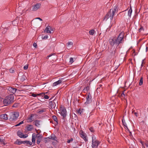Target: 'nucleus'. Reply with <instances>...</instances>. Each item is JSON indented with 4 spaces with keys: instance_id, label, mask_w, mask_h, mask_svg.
I'll list each match as a JSON object with an SVG mask.
<instances>
[{
    "instance_id": "nucleus-1",
    "label": "nucleus",
    "mask_w": 148,
    "mask_h": 148,
    "mask_svg": "<svg viewBox=\"0 0 148 148\" xmlns=\"http://www.w3.org/2000/svg\"><path fill=\"white\" fill-rule=\"evenodd\" d=\"M124 33L121 32L117 37H112L110 38L109 42L111 45L113 46L114 45L118 46L121 44H123L124 42Z\"/></svg>"
},
{
    "instance_id": "nucleus-2",
    "label": "nucleus",
    "mask_w": 148,
    "mask_h": 148,
    "mask_svg": "<svg viewBox=\"0 0 148 148\" xmlns=\"http://www.w3.org/2000/svg\"><path fill=\"white\" fill-rule=\"evenodd\" d=\"M118 10L117 6L116 5H115L113 9H111L107 13L104 18V20L106 21L110 18V20H112L113 18L114 14L116 12L118 11Z\"/></svg>"
},
{
    "instance_id": "nucleus-3",
    "label": "nucleus",
    "mask_w": 148,
    "mask_h": 148,
    "mask_svg": "<svg viewBox=\"0 0 148 148\" xmlns=\"http://www.w3.org/2000/svg\"><path fill=\"white\" fill-rule=\"evenodd\" d=\"M14 101V96L13 94H10L6 97L3 101L5 106H7Z\"/></svg>"
},
{
    "instance_id": "nucleus-4",
    "label": "nucleus",
    "mask_w": 148,
    "mask_h": 148,
    "mask_svg": "<svg viewBox=\"0 0 148 148\" xmlns=\"http://www.w3.org/2000/svg\"><path fill=\"white\" fill-rule=\"evenodd\" d=\"M19 115V114L18 112H14L10 114L9 120L11 121H14L17 119Z\"/></svg>"
},
{
    "instance_id": "nucleus-5",
    "label": "nucleus",
    "mask_w": 148,
    "mask_h": 148,
    "mask_svg": "<svg viewBox=\"0 0 148 148\" xmlns=\"http://www.w3.org/2000/svg\"><path fill=\"white\" fill-rule=\"evenodd\" d=\"M92 147L93 148H97L100 142L96 139L95 136H92Z\"/></svg>"
},
{
    "instance_id": "nucleus-6",
    "label": "nucleus",
    "mask_w": 148,
    "mask_h": 148,
    "mask_svg": "<svg viewBox=\"0 0 148 148\" xmlns=\"http://www.w3.org/2000/svg\"><path fill=\"white\" fill-rule=\"evenodd\" d=\"M86 101L85 103V104H88L92 102V96L90 93L87 95L86 97Z\"/></svg>"
},
{
    "instance_id": "nucleus-7",
    "label": "nucleus",
    "mask_w": 148,
    "mask_h": 148,
    "mask_svg": "<svg viewBox=\"0 0 148 148\" xmlns=\"http://www.w3.org/2000/svg\"><path fill=\"white\" fill-rule=\"evenodd\" d=\"M41 4L40 3H37L32 6V10L36 11L39 9L41 7Z\"/></svg>"
},
{
    "instance_id": "nucleus-8",
    "label": "nucleus",
    "mask_w": 148,
    "mask_h": 148,
    "mask_svg": "<svg viewBox=\"0 0 148 148\" xmlns=\"http://www.w3.org/2000/svg\"><path fill=\"white\" fill-rule=\"evenodd\" d=\"M61 113L63 118L64 119L66 117L67 114V112L65 108H63L61 110Z\"/></svg>"
},
{
    "instance_id": "nucleus-9",
    "label": "nucleus",
    "mask_w": 148,
    "mask_h": 148,
    "mask_svg": "<svg viewBox=\"0 0 148 148\" xmlns=\"http://www.w3.org/2000/svg\"><path fill=\"white\" fill-rule=\"evenodd\" d=\"M35 116H36V114H32L27 119V122L28 123L32 122L34 119L33 117Z\"/></svg>"
},
{
    "instance_id": "nucleus-10",
    "label": "nucleus",
    "mask_w": 148,
    "mask_h": 148,
    "mask_svg": "<svg viewBox=\"0 0 148 148\" xmlns=\"http://www.w3.org/2000/svg\"><path fill=\"white\" fill-rule=\"evenodd\" d=\"M117 50L116 49H114L110 53V55L112 57L114 58L117 56L118 53L117 52Z\"/></svg>"
},
{
    "instance_id": "nucleus-11",
    "label": "nucleus",
    "mask_w": 148,
    "mask_h": 148,
    "mask_svg": "<svg viewBox=\"0 0 148 148\" xmlns=\"http://www.w3.org/2000/svg\"><path fill=\"white\" fill-rule=\"evenodd\" d=\"M8 90L12 94H13L14 93H15L16 91L17 90V89L15 88H13L11 87H8Z\"/></svg>"
},
{
    "instance_id": "nucleus-12",
    "label": "nucleus",
    "mask_w": 148,
    "mask_h": 148,
    "mask_svg": "<svg viewBox=\"0 0 148 148\" xmlns=\"http://www.w3.org/2000/svg\"><path fill=\"white\" fill-rule=\"evenodd\" d=\"M63 78H61L58 81H56L53 84L52 86H55L58 85V84H60L63 81Z\"/></svg>"
},
{
    "instance_id": "nucleus-13",
    "label": "nucleus",
    "mask_w": 148,
    "mask_h": 148,
    "mask_svg": "<svg viewBox=\"0 0 148 148\" xmlns=\"http://www.w3.org/2000/svg\"><path fill=\"white\" fill-rule=\"evenodd\" d=\"M45 138L46 139L47 138H49L50 139L57 141V137L53 134H52L51 136H49V137H48V138Z\"/></svg>"
},
{
    "instance_id": "nucleus-14",
    "label": "nucleus",
    "mask_w": 148,
    "mask_h": 148,
    "mask_svg": "<svg viewBox=\"0 0 148 148\" xmlns=\"http://www.w3.org/2000/svg\"><path fill=\"white\" fill-rule=\"evenodd\" d=\"M82 138L85 142L87 141L88 140L86 138V134L83 132H82L80 134Z\"/></svg>"
},
{
    "instance_id": "nucleus-15",
    "label": "nucleus",
    "mask_w": 148,
    "mask_h": 148,
    "mask_svg": "<svg viewBox=\"0 0 148 148\" xmlns=\"http://www.w3.org/2000/svg\"><path fill=\"white\" fill-rule=\"evenodd\" d=\"M51 30L53 31L52 28L51 27L49 26H47L46 28L45 31H46V32L47 33H51Z\"/></svg>"
},
{
    "instance_id": "nucleus-16",
    "label": "nucleus",
    "mask_w": 148,
    "mask_h": 148,
    "mask_svg": "<svg viewBox=\"0 0 148 148\" xmlns=\"http://www.w3.org/2000/svg\"><path fill=\"white\" fill-rule=\"evenodd\" d=\"M40 122L41 121L36 120H35L33 123L36 126L38 127L40 125Z\"/></svg>"
},
{
    "instance_id": "nucleus-17",
    "label": "nucleus",
    "mask_w": 148,
    "mask_h": 148,
    "mask_svg": "<svg viewBox=\"0 0 148 148\" xmlns=\"http://www.w3.org/2000/svg\"><path fill=\"white\" fill-rule=\"evenodd\" d=\"M49 104L50 107H51V108H55L56 106V104L54 102L52 101H50L49 102Z\"/></svg>"
},
{
    "instance_id": "nucleus-18",
    "label": "nucleus",
    "mask_w": 148,
    "mask_h": 148,
    "mask_svg": "<svg viewBox=\"0 0 148 148\" xmlns=\"http://www.w3.org/2000/svg\"><path fill=\"white\" fill-rule=\"evenodd\" d=\"M23 141H21L19 139H17L15 142L14 144L20 145L22 144H23Z\"/></svg>"
},
{
    "instance_id": "nucleus-19",
    "label": "nucleus",
    "mask_w": 148,
    "mask_h": 148,
    "mask_svg": "<svg viewBox=\"0 0 148 148\" xmlns=\"http://www.w3.org/2000/svg\"><path fill=\"white\" fill-rule=\"evenodd\" d=\"M0 117L1 118L7 120L8 119V115L6 114H2L1 115Z\"/></svg>"
},
{
    "instance_id": "nucleus-20",
    "label": "nucleus",
    "mask_w": 148,
    "mask_h": 148,
    "mask_svg": "<svg viewBox=\"0 0 148 148\" xmlns=\"http://www.w3.org/2000/svg\"><path fill=\"white\" fill-rule=\"evenodd\" d=\"M27 130L29 131H30L33 128V125H29L27 127Z\"/></svg>"
},
{
    "instance_id": "nucleus-21",
    "label": "nucleus",
    "mask_w": 148,
    "mask_h": 148,
    "mask_svg": "<svg viewBox=\"0 0 148 148\" xmlns=\"http://www.w3.org/2000/svg\"><path fill=\"white\" fill-rule=\"evenodd\" d=\"M52 118L53 119V120L56 122V123H55V125H57L58 124V119L56 116L55 115H53L52 116Z\"/></svg>"
},
{
    "instance_id": "nucleus-22",
    "label": "nucleus",
    "mask_w": 148,
    "mask_h": 148,
    "mask_svg": "<svg viewBox=\"0 0 148 148\" xmlns=\"http://www.w3.org/2000/svg\"><path fill=\"white\" fill-rule=\"evenodd\" d=\"M17 134L20 138H22V136H23V134L21 131L20 130H18L17 132Z\"/></svg>"
},
{
    "instance_id": "nucleus-23",
    "label": "nucleus",
    "mask_w": 148,
    "mask_h": 148,
    "mask_svg": "<svg viewBox=\"0 0 148 148\" xmlns=\"http://www.w3.org/2000/svg\"><path fill=\"white\" fill-rule=\"evenodd\" d=\"M132 12V8L131 7H130V8L129 9L128 12V15L130 17H131V14Z\"/></svg>"
},
{
    "instance_id": "nucleus-24",
    "label": "nucleus",
    "mask_w": 148,
    "mask_h": 148,
    "mask_svg": "<svg viewBox=\"0 0 148 148\" xmlns=\"http://www.w3.org/2000/svg\"><path fill=\"white\" fill-rule=\"evenodd\" d=\"M26 78V76L24 75H23L21 76V77L20 79L21 81L23 82L25 80Z\"/></svg>"
},
{
    "instance_id": "nucleus-25",
    "label": "nucleus",
    "mask_w": 148,
    "mask_h": 148,
    "mask_svg": "<svg viewBox=\"0 0 148 148\" xmlns=\"http://www.w3.org/2000/svg\"><path fill=\"white\" fill-rule=\"evenodd\" d=\"M83 110H84L83 109H82L81 110L79 109L78 110L77 112L79 115H82V114H83Z\"/></svg>"
},
{
    "instance_id": "nucleus-26",
    "label": "nucleus",
    "mask_w": 148,
    "mask_h": 148,
    "mask_svg": "<svg viewBox=\"0 0 148 148\" xmlns=\"http://www.w3.org/2000/svg\"><path fill=\"white\" fill-rule=\"evenodd\" d=\"M95 33V31L94 29H91L89 32V34L90 35H92Z\"/></svg>"
},
{
    "instance_id": "nucleus-27",
    "label": "nucleus",
    "mask_w": 148,
    "mask_h": 148,
    "mask_svg": "<svg viewBox=\"0 0 148 148\" xmlns=\"http://www.w3.org/2000/svg\"><path fill=\"white\" fill-rule=\"evenodd\" d=\"M19 103H15L12 106V107L16 108L19 106Z\"/></svg>"
},
{
    "instance_id": "nucleus-28",
    "label": "nucleus",
    "mask_w": 148,
    "mask_h": 148,
    "mask_svg": "<svg viewBox=\"0 0 148 148\" xmlns=\"http://www.w3.org/2000/svg\"><path fill=\"white\" fill-rule=\"evenodd\" d=\"M5 140L3 138H1V137H0V142H1L3 143L4 145H5Z\"/></svg>"
},
{
    "instance_id": "nucleus-29",
    "label": "nucleus",
    "mask_w": 148,
    "mask_h": 148,
    "mask_svg": "<svg viewBox=\"0 0 148 148\" xmlns=\"http://www.w3.org/2000/svg\"><path fill=\"white\" fill-rule=\"evenodd\" d=\"M143 84V77H142L140 79V82L139 83V85H141Z\"/></svg>"
},
{
    "instance_id": "nucleus-30",
    "label": "nucleus",
    "mask_w": 148,
    "mask_h": 148,
    "mask_svg": "<svg viewBox=\"0 0 148 148\" xmlns=\"http://www.w3.org/2000/svg\"><path fill=\"white\" fill-rule=\"evenodd\" d=\"M9 71L10 72V73H13L14 72V71H15L14 69L13 68H10V69Z\"/></svg>"
},
{
    "instance_id": "nucleus-31",
    "label": "nucleus",
    "mask_w": 148,
    "mask_h": 148,
    "mask_svg": "<svg viewBox=\"0 0 148 148\" xmlns=\"http://www.w3.org/2000/svg\"><path fill=\"white\" fill-rule=\"evenodd\" d=\"M122 123H123V124L124 125V126H125L126 127V128L127 129V128H128V127L127 125V124L125 122V120H124L123 119L122 120Z\"/></svg>"
},
{
    "instance_id": "nucleus-32",
    "label": "nucleus",
    "mask_w": 148,
    "mask_h": 148,
    "mask_svg": "<svg viewBox=\"0 0 148 148\" xmlns=\"http://www.w3.org/2000/svg\"><path fill=\"white\" fill-rule=\"evenodd\" d=\"M73 42H68L67 43V46H69V45H71V46H72L73 45Z\"/></svg>"
},
{
    "instance_id": "nucleus-33",
    "label": "nucleus",
    "mask_w": 148,
    "mask_h": 148,
    "mask_svg": "<svg viewBox=\"0 0 148 148\" xmlns=\"http://www.w3.org/2000/svg\"><path fill=\"white\" fill-rule=\"evenodd\" d=\"M89 130L91 132H95L94 128L92 127H90L89 128Z\"/></svg>"
},
{
    "instance_id": "nucleus-34",
    "label": "nucleus",
    "mask_w": 148,
    "mask_h": 148,
    "mask_svg": "<svg viewBox=\"0 0 148 148\" xmlns=\"http://www.w3.org/2000/svg\"><path fill=\"white\" fill-rule=\"evenodd\" d=\"M42 138H37V143L38 144H39L40 143V142L41 141V140Z\"/></svg>"
},
{
    "instance_id": "nucleus-35",
    "label": "nucleus",
    "mask_w": 148,
    "mask_h": 148,
    "mask_svg": "<svg viewBox=\"0 0 148 148\" xmlns=\"http://www.w3.org/2000/svg\"><path fill=\"white\" fill-rule=\"evenodd\" d=\"M23 123H24L23 121L21 122H20L19 123L16 125H15V126L16 127L18 126Z\"/></svg>"
},
{
    "instance_id": "nucleus-36",
    "label": "nucleus",
    "mask_w": 148,
    "mask_h": 148,
    "mask_svg": "<svg viewBox=\"0 0 148 148\" xmlns=\"http://www.w3.org/2000/svg\"><path fill=\"white\" fill-rule=\"evenodd\" d=\"M36 137L37 138H42V137L38 133L36 134Z\"/></svg>"
},
{
    "instance_id": "nucleus-37",
    "label": "nucleus",
    "mask_w": 148,
    "mask_h": 148,
    "mask_svg": "<svg viewBox=\"0 0 148 148\" xmlns=\"http://www.w3.org/2000/svg\"><path fill=\"white\" fill-rule=\"evenodd\" d=\"M32 143H33L34 144L33 145H34V144H35V138H32Z\"/></svg>"
},
{
    "instance_id": "nucleus-38",
    "label": "nucleus",
    "mask_w": 148,
    "mask_h": 148,
    "mask_svg": "<svg viewBox=\"0 0 148 148\" xmlns=\"http://www.w3.org/2000/svg\"><path fill=\"white\" fill-rule=\"evenodd\" d=\"M73 140V139L72 138H71L70 139L68 140L67 141V143H69L71 142H72Z\"/></svg>"
},
{
    "instance_id": "nucleus-39",
    "label": "nucleus",
    "mask_w": 148,
    "mask_h": 148,
    "mask_svg": "<svg viewBox=\"0 0 148 148\" xmlns=\"http://www.w3.org/2000/svg\"><path fill=\"white\" fill-rule=\"evenodd\" d=\"M32 143L31 142L29 141H28L27 142V145H29V146H31L32 145Z\"/></svg>"
},
{
    "instance_id": "nucleus-40",
    "label": "nucleus",
    "mask_w": 148,
    "mask_h": 148,
    "mask_svg": "<svg viewBox=\"0 0 148 148\" xmlns=\"http://www.w3.org/2000/svg\"><path fill=\"white\" fill-rule=\"evenodd\" d=\"M73 62V58H70L69 62L72 63Z\"/></svg>"
},
{
    "instance_id": "nucleus-41",
    "label": "nucleus",
    "mask_w": 148,
    "mask_h": 148,
    "mask_svg": "<svg viewBox=\"0 0 148 148\" xmlns=\"http://www.w3.org/2000/svg\"><path fill=\"white\" fill-rule=\"evenodd\" d=\"M143 31L144 29L143 27L142 26H141L140 28L139 29V32H140L142 30Z\"/></svg>"
},
{
    "instance_id": "nucleus-42",
    "label": "nucleus",
    "mask_w": 148,
    "mask_h": 148,
    "mask_svg": "<svg viewBox=\"0 0 148 148\" xmlns=\"http://www.w3.org/2000/svg\"><path fill=\"white\" fill-rule=\"evenodd\" d=\"M36 137V134L35 133H33L32 135V138H35Z\"/></svg>"
},
{
    "instance_id": "nucleus-43",
    "label": "nucleus",
    "mask_w": 148,
    "mask_h": 148,
    "mask_svg": "<svg viewBox=\"0 0 148 148\" xmlns=\"http://www.w3.org/2000/svg\"><path fill=\"white\" fill-rule=\"evenodd\" d=\"M132 113H134L135 116H136V117L137 116V113L136 112H135V111L134 110H132Z\"/></svg>"
},
{
    "instance_id": "nucleus-44",
    "label": "nucleus",
    "mask_w": 148,
    "mask_h": 148,
    "mask_svg": "<svg viewBox=\"0 0 148 148\" xmlns=\"http://www.w3.org/2000/svg\"><path fill=\"white\" fill-rule=\"evenodd\" d=\"M39 94H36L34 93H33L32 95V96L33 97H36L37 95H39Z\"/></svg>"
},
{
    "instance_id": "nucleus-45",
    "label": "nucleus",
    "mask_w": 148,
    "mask_h": 148,
    "mask_svg": "<svg viewBox=\"0 0 148 148\" xmlns=\"http://www.w3.org/2000/svg\"><path fill=\"white\" fill-rule=\"evenodd\" d=\"M44 98L45 99H48L49 98V97L47 95H45V93L44 94Z\"/></svg>"
},
{
    "instance_id": "nucleus-46",
    "label": "nucleus",
    "mask_w": 148,
    "mask_h": 148,
    "mask_svg": "<svg viewBox=\"0 0 148 148\" xmlns=\"http://www.w3.org/2000/svg\"><path fill=\"white\" fill-rule=\"evenodd\" d=\"M87 88H89V87L87 86L86 87V88H84L83 90L84 91V92H85L86 91H87Z\"/></svg>"
},
{
    "instance_id": "nucleus-47",
    "label": "nucleus",
    "mask_w": 148,
    "mask_h": 148,
    "mask_svg": "<svg viewBox=\"0 0 148 148\" xmlns=\"http://www.w3.org/2000/svg\"><path fill=\"white\" fill-rule=\"evenodd\" d=\"M48 37V36L47 35H46L45 36L43 37H42V38L43 39H46Z\"/></svg>"
},
{
    "instance_id": "nucleus-48",
    "label": "nucleus",
    "mask_w": 148,
    "mask_h": 148,
    "mask_svg": "<svg viewBox=\"0 0 148 148\" xmlns=\"http://www.w3.org/2000/svg\"><path fill=\"white\" fill-rule=\"evenodd\" d=\"M44 112V110L43 109H42V110H40L38 112V113H39L40 114H41V113H42V112Z\"/></svg>"
},
{
    "instance_id": "nucleus-49",
    "label": "nucleus",
    "mask_w": 148,
    "mask_h": 148,
    "mask_svg": "<svg viewBox=\"0 0 148 148\" xmlns=\"http://www.w3.org/2000/svg\"><path fill=\"white\" fill-rule=\"evenodd\" d=\"M28 136V135L27 134H23V136H22V138H26Z\"/></svg>"
},
{
    "instance_id": "nucleus-50",
    "label": "nucleus",
    "mask_w": 148,
    "mask_h": 148,
    "mask_svg": "<svg viewBox=\"0 0 148 148\" xmlns=\"http://www.w3.org/2000/svg\"><path fill=\"white\" fill-rule=\"evenodd\" d=\"M24 69L25 70H26L28 68V66L27 65H25L23 67Z\"/></svg>"
},
{
    "instance_id": "nucleus-51",
    "label": "nucleus",
    "mask_w": 148,
    "mask_h": 148,
    "mask_svg": "<svg viewBox=\"0 0 148 148\" xmlns=\"http://www.w3.org/2000/svg\"><path fill=\"white\" fill-rule=\"evenodd\" d=\"M127 130L128 131H129V133H130V136H132V132L130 131L129 129L128 128H127Z\"/></svg>"
},
{
    "instance_id": "nucleus-52",
    "label": "nucleus",
    "mask_w": 148,
    "mask_h": 148,
    "mask_svg": "<svg viewBox=\"0 0 148 148\" xmlns=\"http://www.w3.org/2000/svg\"><path fill=\"white\" fill-rule=\"evenodd\" d=\"M33 46L36 48H37V44L35 43V42H34V43H33Z\"/></svg>"
},
{
    "instance_id": "nucleus-53",
    "label": "nucleus",
    "mask_w": 148,
    "mask_h": 148,
    "mask_svg": "<svg viewBox=\"0 0 148 148\" xmlns=\"http://www.w3.org/2000/svg\"><path fill=\"white\" fill-rule=\"evenodd\" d=\"M55 55V53H51V54H49V55L48 56H47V57L49 58V57L51 56H53V55Z\"/></svg>"
},
{
    "instance_id": "nucleus-54",
    "label": "nucleus",
    "mask_w": 148,
    "mask_h": 148,
    "mask_svg": "<svg viewBox=\"0 0 148 148\" xmlns=\"http://www.w3.org/2000/svg\"><path fill=\"white\" fill-rule=\"evenodd\" d=\"M121 96L122 97H123V96H125V95L124 93V92H123L122 93L121 95Z\"/></svg>"
},
{
    "instance_id": "nucleus-55",
    "label": "nucleus",
    "mask_w": 148,
    "mask_h": 148,
    "mask_svg": "<svg viewBox=\"0 0 148 148\" xmlns=\"http://www.w3.org/2000/svg\"><path fill=\"white\" fill-rule=\"evenodd\" d=\"M28 141H27V140L23 141V144L26 143V145H27V142Z\"/></svg>"
},
{
    "instance_id": "nucleus-56",
    "label": "nucleus",
    "mask_w": 148,
    "mask_h": 148,
    "mask_svg": "<svg viewBox=\"0 0 148 148\" xmlns=\"http://www.w3.org/2000/svg\"><path fill=\"white\" fill-rule=\"evenodd\" d=\"M143 61H144V60H143V61H142V64H141V68H140V69H141L142 67L143 66Z\"/></svg>"
},
{
    "instance_id": "nucleus-57",
    "label": "nucleus",
    "mask_w": 148,
    "mask_h": 148,
    "mask_svg": "<svg viewBox=\"0 0 148 148\" xmlns=\"http://www.w3.org/2000/svg\"><path fill=\"white\" fill-rule=\"evenodd\" d=\"M140 143L142 144L143 146L144 144L143 142L142 141H140Z\"/></svg>"
},
{
    "instance_id": "nucleus-58",
    "label": "nucleus",
    "mask_w": 148,
    "mask_h": 148,
    "mask_svg": "<svg viewBox=\"0 0 148 148\" xmlns=\"http://www.w3.org/2000/svg\"><path fill=\"white\" fill-rule=\"evenodd\" d=\"M146 52H148V47H146Z\"/></svg>"
},
{
    "instance_id": "nucleus-59",
    "label": "nucleus",
    "mask_w": 148,
    "mask_h": 148,
    "mask_svg": "<svg viewBox=\"0 0 148 148\" xmlns=\"http://www.w3.org/2000/svg\"><path fill=\"white\" fill-rule=\"evenodd\" d=\"M36 19H39V20H40L41 21H42V19H41V18H39V17L37 18H36Z\"/></svg>"
},
{
    "instance_id": "nucleus-60",
    "label": "nucleus",
    "mask_w": 148,
    "mask_h": 148,
    "mask_svg": "<svg viewBox=\"0 0 148 148\" xmlns=\"http://www.w3.org/2000/svg\"><path fill=\"white\" fill-rule=\"evenodd\" d=\"M102 86V85H101V84H100V85H99V88H97V89H98V88H100V87H101Z\"/></svg>"
},
{
    "instance_id": "nucleus-61",
    "label": "nucleus",
    "mask_w": 148,
    "mask_h": 148,
    "mask_svg": "<svg viewBox=\"0 0 148 148\" xmlns=\"http://www.w3.org/2000/svg\"><path fill=\"white\" fill-rule=\"evenodd\" d=\"M108 142H109L110 143H111L112 141H110L109 140H108Z\"/></svg>"
},
{
    "instance_id": "nucleus-62",
    "label": "nucleus",
    "mask_w": 148,
    "mask_h": 148,
    "mask_svg": "<svg viewBox=\"0 0 148 148\" xmlns=\"http://www.w3.org/2000/svg\"><path fill=\"white\" fill-rule=\"evenodd\" d=\"M50 123H53V122L52 121H50Z\"/></svg>"
},
{
    "instance_id": "nucleus-63",
    "label": "nucleus",
    "mask_w": 148,
    "mask_h": 148,
    "mask_svg": "<svg viewBox=\"0 0 148 148\" xmlns=\"http://www.w3.org/2000/svg\"><path fill=\"white\" fill-rule=\"evenodd\" d=\"M53 148L52 147H49V148Z\"/></svg>"
},
{
    "instance_id": "nucleus-64",
    "label": "nucleus",
    "mask_w": 148,
    "mask_h": 148,
    "mask_svg": "<svg viewBox=\"0 0 148 148\" xmlns=\"http://www.w3.org/2000/svg\"><path fill=\"white\" fill-rule=\"evenodd\" d=\"M52 98H53V97H52L51 98H50V99H49V100H51V99H52Z\"/></svg>"
}]
</instances>
